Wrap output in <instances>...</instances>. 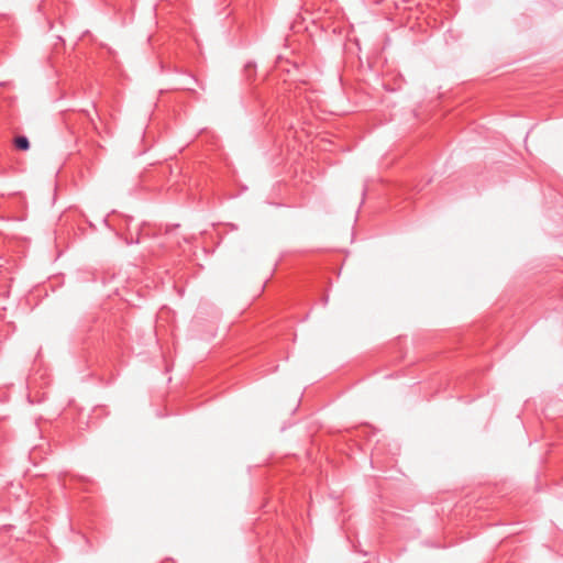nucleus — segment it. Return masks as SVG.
I'll return each instance as SVG.
<instances>
[{"instance_id": "f257e3e1", "label": "nucleus", "mask_w": 563, "mask_h": 563, "mask_svg": "<svg viewBox=\"0 0 563 563\" xmlns=\"http://www.w3.org/2000/svg\"><path fill=\"white\" fill-rule=\"evenodd\" d=\"M15 146L20 150H27L30 147L29 140L25 136H18L15 139Z\"/></svg>"}]
</instances>
